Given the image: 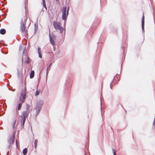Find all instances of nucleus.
Instances as JSON below:
<instances>
[{"label": "nucleus", "instance_id": "27", "mask_svg": "<svg viewBox=\"0 0 155 155\" xmlns=\"http://www.w3.org/2000/svg\"><path fill=\"white\" fill-rule=\"evenodd\" d=\"M48 68L47 69V72H48Z\"/></svg>", "mask_w": 155, "mask_h": 155}, {"label": "nucleus", "instance_id": "19", "mask_svg": "<svg viewBox=\"0 0 155 155\" xmlns=\"http://www.w3.org/2000/svg\"><path fill=\"white\" fill-rule=\"evenodd\" d=\"M44 7L47 9V7L46 5L45 2L43 3Z\"/></svg>", "mask_w": 155, "mask_h": 155}, {"label": "nucleus", "instance_id": "22", "mask_svg": "<svg viewBox=\"0 0 155 155\" xmlns=\"http://www.w3.org/2000/svg\"><path fill=\"white\" fill-rule=\"evenodd\" d=\"M36 108V109H37L38 110V109H39V110H38V112H39L40 110V108H38V107H37Z\"/></svg>", "mask_w": 155, "mask_h": 155}, {"label": "nucleus", "instance_id": "5", "mask_svg": "<svg viewBox=\"0 0 155 155\" xmlns=\"http://www.w3.org/2000/svg\"><path fill=\"white\" fill-rule=\"evenodd\" d=\"M53 25L55 29L59 30L61 33L63 32L64 29L61 26V23L60 22L54 21L53 23Z\"/></svg>", "mask_w": 155, "mask_h": 155}, {"label": "nucleus", "instance_id": "15", "mask_svg": "<svg viewBox=\"0 0 155 155\" xmlns=\"http://www.w3.org/2000/svg\"><path fill=\"white\" fill-rule=\"evenodd\" d=\"M38 142V140H37L36 139L35 140V148H36V147L37 146Z\"/></svg>", "mask_w": 155, "mask_h": 155}, {"label": "nucleus", "instance_id": "3", "mask_svg": "<svg viewBox=\"0 0 155 155\" xmlns=\"http://www.w3.org/2000/svg\"><path fill=\"white\" fill-rule=\"evenodd\" d=\"M15 130H12L11 131H8V138L7 140V143L10 147L12 144L14 143L15 140Z\"/></svg>", "mask_w": 155, "mask_h": 155}, {"label": "nucleus", "instance_id": "10", "mask_svg": "<svg viewBox=\"0 0 155 155\" xmlns=\"http://www.w3.org/2000/svg\"><path fill=\"white\" fill-rule=\"evenodd\" d=\"M50 41V43L52 45H54V39L51 37V36L50 35H49Z\"/></svg>", "mask_w": 155, "mask_h": 155}, {"label": "nucleus", "instance_id": "2", "mask_svg": "<svg viewBox=\"0 0 155 155\" xmlns=\"http://www.w3.org/2000/svg\"><path fill=\"white\" fill-rule=\"evenodd\" d=\"M26 91L25 90L22 91L21 94V96L20 98V100L21 102L18 104L16 109V115H18L19 114L18 110H21L22 103L24 102L25 100L26 97Z\"/></svg>", "mask_w": 155, "mask_h": 155}, {"label": "nucleus", "instance_id": "11", "mask_svg": "<svg viewBox=\"0 0 155 155\" xmlns=\"http://www.w3.org/2000/svg\"><path fill=\"white\" fill-rule=\"evenodd\" d=\"M16 120H15L14 121L12 124V129L11 130H10L9 131H11L12 130H14V128H15V124H16Z\"/></svg>", "mask_w": 155, "mask_h": 155}, {"label": "nucleus", "instance_id": "16", "mask_svg": "<svg viewBox=\"0 0 155 155\" xmlns=\"http://www.w3.org/2000/svg\"><path fill=\"white\" fill-rule=\"evenodd\" d=\"M40 92V91H38V90H37L36 92L35 95L36 96H37L39 94Z\"/></svg>", "mask_w": 155, "mask_h": 155}, {"label": "nucleus", "instance_id": "8", "mask_svg": "<svg viewBox=\"0 0 155 155\" xmlns=\"http://www.w3.org/2000/svg\"><path fill=\"white\" fill-rule=\"evenodd\" d=\"M25 111H28L29 113V109L30 108V106L28 104H26L25 105Z\"/></svg>", "mask_w": 155, "mask_h": 155}, {"label": "nucleus", "instance_id": "4", "mask_svg": "<svg viewBox=\"0 0 155 155\" xmlns=\"http://www.w3.org/2000/svg\"><path fill=\"white\" fill-rule=\"evenodd\" d=\"M29 113L28 111H23L21 115L20 116L21 117V123L22 126L24 127L25 121L28 117Z\"/></svg>", "mask_w": 155, "mask_h": 155}, {"label": "nucleus", "instance_id": "14", "mask_svg": "<svg viewBox=\"0 0 155 155\" xmlns=\"http://www.w3.org/2000/svg\"><path fill=\"white\" fill-rule=\"evenodd\" d=\"M28 150L27 148H25L22 151V153L24 155H26V153H27Z\"/></svg>", "mask_w": 155, "mask_h": 155}, {"label": "nucleus", "instance_id": "9", "mask_svg": "<svg viewBox=\"0 0 155 155\" xmlns=\"http://www.w3.org/2000/svg\"><path fill=\"white\" fill-rule=\"evenodd\" d=\"M142 28L143 30H144V15H143V17L142 19Z\"/></svg>", "mask_w": 155, "mask_h": 155}, {"label": "nucleus", "instance_id": "20", "mask_svg": "<svg viewBox=\"0 0 155 155\" xmlns=\"http://www.w3.org/2000/svg\"><path fill=\"white\" fill-rule=\"evenodd\" d=\"M113 152L114 153V155H116L115 150L114 149H113Z\"/></svg>", "mask_w": 155, "mask_h": 155}, {"label": "nucleus", "instance_id": "21", "mask_svg": "<svg viewBox=\"0 0 155 155\" xmlns=\"http://www.w3.org/2000/svg\"><path fill=\"white\" fill-rule=\"evenodd\" d=\"M39 57L40 58H42V55L41 53H39L38 54Z\"/></svg>", "mask_w": 155, "mask_h": 155}, {"label": "nucleus", "instance_id": "1", "mask_svg": "<svg viewBox=\"0 0 155 155\" xmlns=\"http://www.w3.org/2000/svg\"><path fill=\"white\" fill-rule=\"evenodd\" d=\"M28 2L25 1V12L21 13L20 16L21 19V25L20 26V30L22 33L25 34V36L28 35V33L26 30H25V23L26 22L27 19V15L26 12V9L27 7Z\"/></svg>", "mask_w": 155, "mask_h": 155}, {"label": "nucleus", "instance_id": "7", "mask_svg": "<svg viewBox=\"0 0 155 155\" xmlns=\"http://www.w3.org/2000/svg\"><path fill=\"white\" fill-rule=\"evenodd\" d=\"M119 76V75H116L115 77H114L113 81L115 83H117L119 81V78H118V77Z\"/></svg>", "mask_w": 155, "mask_h": 155}, {"label": "nucleus", "instance_id": "6", "mask_svg": "<svg viewBox=\"0 0 155 155\" xmlns=\"http://www.w3.org/2000/svg\"><path fill=\"white\" fill-rule=\"evenodd\" d=\"M62 19L64 20H65L66 17V8L65 7H63L62 9Z\"/></svg>", "mask_w": 155, "mask_h": 155}, {"label": "nucleus", "instance_id": "28", "mask_svg": "<svg viewBox=\"0 0 155 155\" xmlns=\"http://www.w3.org/2000/svg\"><path fill=\"white\" fill-rule=\"evenodd\" d=\"M57 1H58L59 0H56Z\"/></svg>", "mask_w": 155, "mask_h": 155}, {"label": "nucleus", "instance_id": "25", "mask_svg": "<svg viewBox=\"0 0 155 155\" xmlns=\"http://www.w3.org/2000/svg\"><path fill=\"white\" fill-rule=\"evenodd\" d=\"M16 145L17 146V141L16 140Z\"/></svg>", "mask_w": 155, "mask_h": 155}, {"label": "nucleus", "instance_id": "24", "mask_svg": "<svg viewBox=\"0 0 155 155\" xmlns=\"http://www.w3.org/2000/svg\"><path fill=\"white\" fill-rule=\"evenodd\" d=\"M51 64H52V63H50V65H49V67L50 66H51Z\"/></svg>", "mask_w": 155, "mask_h": 155}, {"label": "nucleus", "instance_id": "18", "mask_svg": "<svg viewBox=\"0 0 155 155\" xmlns=\"http://www.w3.org/2000/svg\"><path fill=\"white\" fill-rule=\"evenodd\" d=\"M29 57H27V59L26 61V62L27 63H29L30 62L29 61Z\"/></svg>", "mask_w": 155, "mask_h": 155}, {"label": "nucleus", "instance_id": "12", "mask_svg": "<svg viewBox=\"0 0 155 155\" xmlns=\"http://www.w3.org/2000/svg\"><path fill=\"white\" fill-rule=\"evenodd\" d=\"M6 31L5 29H2L0 30V34L2 35H4L6 33Z\"/></svg>", "mask_w": 155, "mask_h": 155}, {"label": "nucleus", "instance_id": "23", "mask_svg": "<svg viewBox=\"0 0 155 155\" xmlns=\"http://www.w3.org/2000/svg\"><path fill=\"white\" fill-rule=\"evenodd\" d=\"M43 1V3L45 2V0H42Z\"/></svg>", "mask_w": 155, "mask_h": 155}, {"label": "nucleus", "instance_id": "26", "mask_svg": "<svg viewBox=\"0 0 155 155\" xmlns=\"http://www.w3.org/2000/svg\"><path fill=\"white\" fill-rule=\"evenodd\" d=\"M68 11H67V15H68Z\"/></svg>", "mask_w": 155, "mask_h": 155}, {"label": "nucleus", "instance_id": "13", "mask_svg": "<svg viewBox=\"0 0 155 155\" xmlns=\"http://www.w3.org/2000/svg\"><path fill=\"white\" fill-rule=\"evenodd\" d=\"M35 72L34 71H32L30 74V78H33Z\"/></svg>", "mask_w": 155, "mask_h": 155}, {"label": "nucleus", "instance_id": "17", "mask_svg": "<svg viewBox=\"0 0 155 155\" xmlns=\"http://www.w3.org/2000/svg\"><path fill=\"white\" fill-rule=\"evenodd\" d=\"M38 54L41 53V49L40 47H38Z\"/></svg>", "mask_w": 155, "mask_h": 155}]
</instances>
